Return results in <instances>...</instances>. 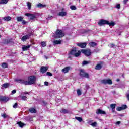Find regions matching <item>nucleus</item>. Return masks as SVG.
I'll use <instances>...</instances> for the list:
<instances>
[{"label": "nucleus", "instance_id": "1", "mask_svg": "<svg viewBox=\"0 0 129 129\" xmlns=\"http://www.w3.org/2000/svg\"><path fill=\"white\" fill-rule=\"evenodd\" d=\"M36 80H37L36 77L35 76H32L28 77V80L23 79L16 80V81L18 83L23 84L24 85H32L36 83Z\"/></svg>", "mask_w": 129, "mask_h": 129}, {"label": "nucleus", "instance_id": "2", "mask_svg": "<svg viewBox=\"0 0 129 129\" xmlns=\"http://www.w3.org/2000/svg\"><path fill=\"white\" fill-rule=\"evenodd\" d=\"M26 30L28 34L23 36L21 38V40L22 42H26L27 40H29L30 39L31 36H33V30H32L31 28H28Z\"/></svg>", "mask_w": 129, "mask_h": 129}, {"label": "nucleus", "instance_id": "3", "mask_svg": "<svg viewBox=\"0 0 129 129\" xmlns=\"http://www.w3.org/2000/svg\"><path fill=\"white\" fill-rule=\"evenodd\" d=\"M98 25L99 26H103V25H109V26H112V27H113L114 25H115V23L114 22L111 21L109 22L108 21L104 20H101L98 23Z\"/></svg>", "mask_w": 129, "mask_h": 129}, {"label": "nucleus", "instance_id": "4", "mask_svg": "<svg viewBox=\"0 0 129 129\" xmlns=\"http://www.w3.org/2000/svg\"><path fill=\"white\" fill-rule=\"evenodd\" d=\"M65 36V33L63 32L62 30H56L55 34L54 35V38L56 39H59V38H62Z\"/></svg>", "mask_w": 129, "mask_h": 129}, {"label": "nucleus", "instance_id": "5", "mask_svg": "<svg viewBox=\"0 0 129 129\" xmlns=\"http://www.w3.org/2000/svg\"><path fill=\"white\" fill-rule=\"evenodd\" d=\"M81 54V51L79 50L78 52L76 53V48H74L69 53V55H72L73 56H75V57H79Z\"/></svg>", "mask_w": 129, "mask_h": 129}, {"label": "nucleus", "instance_id": "6", "mask_svg": "<svg viewBox=\"0 0 129 129\" xmlns=\"http://www.w3.org/2000/svg\"><path fill=\"white\" fill-rule=\"evenodd\" d=\"M81 52L83 53V54H84V55H86V56H89L90 55H91V51H90V49H82L81 50Z\"/></svg>", "mask_w": 129, "mask_h": 129}, {"label": "nucleus", "instance_id": "7", "mask_svg": "<svg viewBox=\"0 0 129 129\" xmlns=\"http://www.w3.org/2000/svg\"><path fill=\"white\" fill-rule=\"evenodd\" d=\"M80 76L82 77H85V78H88L89 77V75L88 73L84 72V70H80Z\"/></svg>", "mask_w": 129, "mask_h": 129}, {"label": "nucleus", "instance_id": "8", "mask_svg": "<svg viewBox=\"0 0 129 129\" xmlns=\"http://www.w3.org/2000/svg\"><path fill=\"white\" fill-rule=\"evenodd\" d=\"M101 82L103 83V84H109V85L112 84V81L110 79L103 80L101 81Z\"/></svg>", "mask_w": 129, "mask_h": 129}, {"label": "nucleus", "instance_id": "9", "mask_svg": "<svg viewBox=\"0 0 129 129\" xmlns=\"http://www.w3.org/2000/svg\"><path fill=\"white\" fill-rule=\"evenodd\" d=\"M9 100H10V98H9V97L0 96V101L7 102V101H9Z\"/></svg>", "mask_w": 129, "mask_h": 129}, {"label": "nucleus", "instance_id": "10", "mask_svg": "<svg viewBox=\"0 0 129 129\" xmlns=\"http://www.w3.org/2000/svg\"><path fill=\"white\" fill-rule=\"evenodd\" d=\"M71 69V67H66L61 70V72H62L63 73H68V72H69V70H70Z\"/></svg>", "mask_w": 129, "mask_h": 129}, {"label": "nucleus", "instance_id": "11", "mask_svg": "<svg viewBox=\"0 0 129 129\" xmlns=\"http://www.w3.org/2000/svg\"><path fill=\"white\" fill-rule=\"evenodd\" d=\"M25 16H26V17H30V20H34V19H36V15H35V14L26 13Z\"/></svg>", "mask_w": 129, "mask_h": 129}, {"label": "nucleus", "instance_id": "12", "mask_svg": "<svg viewBox=\"0 0 129 129\" xmlns=\"http://www.w3.org/2000/svg\"><path fill=\"white\" fill-rule=\"evenodd\" d=\"M96 113H97V114H106V113L105 112V111L100 109H97L96 110Z\"/></svg>", "mask_w": 129, "mask_h": 129}, {"label": "nucleus", "instance_id": "13", "mask_svg": "<svg viewBox=\"0 0 129 129\" xmlns=\"http://www.w3.org/2000/svg\"><path fill=\"white\" fill-rule=\"evenodd\" d=\"M48 70V68L47 67H41L40 69V72L41 73H46Z\"/></svg>", "mask_w": 129, "mask_h": 129}, {"label": "nucleus", "instance_id": "14", "mask_svg": "<svg viewBox=\"0 0 129 129\" xmlns=\"http://www.w3.org/2000/svg\"><path fill=\"white\" fill-rule=\"evenodd\" d=\"M77 46H78L79 47H80V48H85V47H86V43L84 42V43H78Z\"/></svg>", "mask_w": 129, "mask_h": 129}, {"label": "nucleus", "instance_id": "15", "mask_svg": "<svg viewBox=\"0 0 129 129\" xmlns=\"http://www.w3.org/2000/svg\"><path fill=\"white\" fill-rule=\"evenodd\" d=\"M66 15H67V12L64 11L60 12L58 14V16H59V17H65Z\"/></svg>", "mask_w": 129, "mask_h": 129}, {"label": "nucleus", "instance_id": "16", "mask_svg": "<svg viewBox=\"0 0 129 129\" xmlns=\"http://www.w3.org/2000/svg\"><path fill=\"white\" fill-rule=\"evenodd\" d=\"M31 47V45H27V46H26V45H23L22 46V50L23 51H27L28 50V49H29Z\"/></svg>", "mask_w": 129, "mask_h": 129}, {"label": "nucleus", "instance_id": "17", "mask_svg": "<svg viewBox=\"0 0 129 129\" xmlns=\"http://www.w3.org/2000/svg\"><path fill=\"white\" fill-rule=\"evenodd\" d=\"M3 20L6 22H8V21H11V20H12V17L10 16L5 17L3 18Z\"/></svg>", "mask_w": 129, "mask_h": 129}, {"label": "nucleus", "instance_id": "18", "mask_svg": "<svg viewBox=\"0 0 129 129\" xmlns=\"http://www.w3.org/2000/svg\"><path fill=\"white\" fill-rule=\"evenodd\" d=\"M61 113H64V114H66V113H69V110L65 109H62L60 110Z\"/></svg>", "mask_w": 129, "mask_h": 129}, {"label": "nucleus", "instance_id": "19", "mask_svg": "<svg viewBox=\"0 0 129 129\" xmlns=\"http://www.w3.org/2000/svg\"><path fill=\"white\" fill-rule=\"evenodd\" d=\"M1 116L3 118H10V116L6 113L1 114Z\"/></svg>", "mask_w": 129, "mask_h": 129}, {"label": "nucleus", "instance_id": "20", "mask_svg": "<svg viewBox=\"0 0 129 129\" xmlns=\"http://www.w3.org/2000/svg\"><path fill=\"white\" fill-rule=\"evenodd\" d=\"M29 111L31 113H36L37 112V110L34 108H30L29 109Z\"/></svg>", "mask_w": 129, "mask_h": 129}, {"label": "nucleus", "instance_id": "21", "mask_svg": "<svg viewBox=\"0 0 129 129\" xmlns=\"http://www.w3.org/2000/svg\"><path fill=\"white\" fill-rule=\"evenodd\" d=\"M61 42L62 41L61 40H54L53 41V44L54 45H60V44H61Z\"/></svg>", "mask_w": 129, "mask_h": 129}, {"label": "nucleus", "instance_id": "22", "mask_svg": "<svg viewBox=\"0 0 129 129\" xmlns=\"http://www.w3.org/2000/svg\"><path fill=\"white\" fill-rule=\"evenodd\" d=\"M102 68V67L101 66V64H98L95 67V69H96V70H100V69H101Z\"/></svg>", "mask_w": 129, "mask_h": 129}, {"label": "nucleus", "instance_id": "23", "mask_svg": "<svg viewBox=\"0 0 129 129\" xmlns=\"http://www.w3.org/2000/svg\"><path fill=\"white\" fill-rule=\"evenodd\" d=\"M36 7H38V8H45L46 5L39 3L36 5Z\"/></svg>", "mask_w": 129, "mask_h": 129}, {"label": "nucleus", "instance_id": "24", "mask_svg": "<svg viewBox=\"0 0 129 129\" xmlns=\"http://www.w3.org/2000/svg\"><path fill=\"white\" fill-rule=\"evenodd\" d=\"M17 124H18V125L20 127H23L24 126V125H25V124H24L23 123H22L21 121L20 122H18Z\"/></svg>", "mask_w": 129, "mask_h": 129}, {"label": "nucleus", "instance_id": "25", "mask_svg": "<svg viewBox=\"0 0 129 129\" xmlns=\"http://www.w3.org/2000/svg\"><path fill=\"white\" fill-rule=\"evenodd\" d=\"M89 45L90 47H95V46H96V43L94 42H91L89 43Z\"/></svg>", "mask_w": 129, "mask_h": 129}, {"label": "nucleus", "instance_id": "26", "mask_svg": "<svg viewBox=\"0 0 129 129\" xmlns=\"http://www.w3.org/2000/svg\"><path fill=\"white\" fill-rule=\"evenodd\" d=\"M2 67L3 68H8V63L6 62H4L2 64Z\"/></svg>", "mask_w": 129, "mask_h": 129}, {"label": "nucleus", "instance_id": "27", "mask_svg": "<svg viewBox=\"0 0 129 129\" xmlns=\"http://www.w3.org/2000/svg\"><path fill=\"white\" fill-rule=\"evenodd\" d=\"M10 42H11V41L9 39H5L4 41V44H5V45H7L8 44H9Z\"/></svg>", "mask_w": 129, "mask_h": 129}, {"label": "nucleus", "instance_id": "28", "mask_svg": "<svg viewBox=\"0 0 129 129\" xmlns=\"http://www.w3.org/2000/svg\"><path fill=\"white\" fill-rule=\"evenodd\" d=\"M111 109H112V110L115 109V106H116V104H112L110 105Z\"/></svg>", "mask_w": 129, "mask_h": 129}, {"label": "nucleus", "instance_id": "29", "mask_svg": "<svg viewBox=\"0 0 129 129\" xmlns=\"http://www.w3.org/2000/svg\"><path fill=\"white\" fill-rule=\"evenodd\" d=\"M75 119L78 120V121H79V122H81V121H82V118L80 117H76Z\"/></svg>", "mask_w": 129, "mask_h": 129}, {"label": "nucleus", "instance_id": "30", "mask_svg": "<svg viewBox=\"0 0 129 129\" xmlns=\"http://www.w3.org/2000/svg\"><path fill=\"white\" fill-rule=\"evenodd\" d=\"M27 7L29 10H31V9H32V5L31 4V3L27 2Z\"/></svg>", "mask_w": 129, "mask_h": 129}, {"label": "nucleus", "instance_id": "31", "mask_svg": "<svg viewBox=\"0 0 129 129\" xmlns=\"http://www.w3.org/2000/svg\"><path fill=\"white\" fill-rule=\"evenodd\" d=\"M8 1H9V0H2V1L0 2V4H7Z\"/></svg>", "mask_w": 129, "mask_h": 129}, {"label": "nucleus", "instance_id": "32", "mask_svg": "<svg viewBox=\"0 0 129 129\" xmlns=\"http://www.w3.org/2000/svg\"><path fill=\"white\" fill-rule=\"evenodd\" d=\"M9 85H10L8 83H6L4 84L2 86L3 87H4V88H8Z\"/></svg>", "mask_w": 129, "mask_h": 129}, {"label": "nucleus", "instance_id": "33", "mask_svg": "<svg viewBox=\"0 0 129 129\" xmlns=\"http://www.w3.org/2000/svg\"><path fill=\"white\" fill-rule=\"evenodd\" d=\"M17 20L18 22H22V21H23V17H18L17 18Z\"/></svg>", "mask_w": 129, "mask_h": 129}, {"label": "nucleus", "instance_id": "34", "mask_svg": "<svg viewBox=\"0 0 129 129\" xmlns=\"http://www.w3.org/2000/svg\"><path fill=\"white\" fill-rule=\"evenodd\" d=\"M21 99H22V100H27V99H28V98L27 97H26L25 96H22L21 97Z\"/></svg>", "mask_w": 129, "mask_h": 129}, {"label": "nucleus", "instance_id": "35", "mask_svg": "<svg viewBox=\"0 0 129 129\" xmlns=\"http://www.w3.org/2000/svg\"><path fill=\"white\" fill-rule=\"evenodd\" d=\"M41 46L42 47H46V46H47V43H46V42L43 41L41 42Z\"/></svg>", "mask_w": 129, "mask_h": 129}, {"label": "nucleus", "instance_id": "36", "mask_svg": "<svg viewBox=\"0 0 129 129\" xmlns=\"http://www.w3.org/2000/svg\"><path fill=\"white\" fill-rule=\"evenodd\" d=\"M109 47H110V48H113L114 49L115 48V44H110L109 45Z\"/></svg>", "mask_w": 129, "mask_h": 129}, {"label": "nucleus", "instance_id": "37", "mask_svg": "<svg viewBox=\"0 0 129 129\" xmlns=\"http://www.w3.org/2000/svg\"><path fill=\"white\" fill-rule=\"evenodd\" d=\"M77 93L78 94V95L79 96L80 95H81L82 93H81V91H80V89H78L77 90Z\"/></svg>", "mask_w": 129, "mask_h": 129}, {"label": "nucleus", "instance_id": "38", "mask_svg": "<svg viewBox=\"0 0 129 129\" xmlns=\"http://www.w3.org/2000/svg\"><path fill=\"white\" fill-rule=\"evenodd\" d=\"M89 63H90V61H84L82 64L83 65H87L88 64H89Z\"/></svg>", "mask_w": 129, "mask_h": 129}, {"label": "nucleus", "instance_id": "39", "mask_svg": "<svg viewBox=\"0 0 129 129\" xmlns=\"http://www.w3.org/2000/svg\"><path fill=\"white\" fill-rule=\"evenodd\" d=\"M53 17L52 16L49 15L48 18H46V20H52L53 19Z\"/></svg>", "mask_w": 129, "mask_h": 129}, {"label": "nucleus", "instance_id": "40", "mask_svg": "<svg viewBox=\"0 0 129 129\" xmlns=\"http://www.w3.org/2000/svg\"><path fill=\"white\" fill-rule=\"evenodd\" d=\"M122 108L123 109V110L124 109H126V108H127V106H126V105H122Z\"/></svg>", "mask_w": 129, "mask_h": 129}, {"label": "nucleus", "instance_id": "41", "mask_svg": "<svg viewBox=\"0 0 129 129\" xmlns=\"http://www.w3.org/2000/svg\"><path fill=\"white\" fill-rule=\"evenodd\" d=\"M91 125L93 127L96 126V125H97V123L96 122H94V123L91 124Z\"/></svg>", "mask_w": 129, "mask_h": 129}, {"label": "nucleus", "instance_id": "42", "mask_svg": "<svg viewBox=\"0 0 129 129\" xmlns=\"http://www.w3.org/2000/svg\"><path fill=\"white\" fill-rule=\"evenodd\" d=\"M70 9L73 10H76V7L75 6H72L70 7Z\"/></svg>", "mask_w": 129, "mask_h": 129}, {"label": "nucleus", "instance_id": "43", "mask_svg": "<svg viewBox=\"0 0 129 129\" xmlns=\"http://www.w3.org/2000/svg\"><path fill=\"white\" fill-rule=\"evenodd\" d=\"M117 110L118 111H121V110H123V109H122V107H120L117 108Z\"/></svg>", "mask_w": 129, "mask_h": 129}, {"label": "nucleus", "instance_id": "44", "mask_svg": "<svg viewBox=\"0 0 129 129\" xmlns=\"http://www.w3.org/2000/svg\"><path fill=\"white\" fill-rule=\"evenodd\" d=\"M46 74L48 76H53V74L49 72H47Z\"/></svg>", "mask_w": 129, "mask_h": 129}, {"label": "nucleus", "instance_id": "45", "mask_svg": "<svg viewBox=\"0 0 129 129\" xmlns=\"http://www.w3.org/2000/svg\"><path fill=\"white\" fill-rule=\"evenodd\" d=\"M116 8L118 9V10H119L120 9V4H118L116 6Z\"/></svg>", "mask_w": 129, "mask_h": 129}, {"label": "nucleus", "instance_id": "46", "mask_svg": "<svg viewBox=\"0 0 129 129\" xmlns=\"http://www.w3.org/2000/svg\"><path fill=\"white\" fill-rule=\"evenodd\" d=\"M18 106V103H15L14 105L13 106V108H17Z\"/></svg>", "mask_w": 129, "mask_h": 129}, {"label": "nucleus", "instance_id": "47", "mask_svg": "<svg viewBox=\"0 0 129 129\" xmlns=\"http://www.w3.org/2000/svg\"><path fill=\"white\" fill-rule=\"evenodd\" d=\"M44 85H45L46 86H48V85H49V83H48V82H45Z\"/></svg>", "mask_w": 129, "mask_h": 129}, {"label": "nucleus", "instance_id": "48", "mask_svg": "<svg viewBox=\"0 0 129 129\" xmlns=\"http://www.w3.org/2000/svg\"><path fill=\"white\" fill-rule=\"evenodd\" d=\"M16 92H17V90H13L12 91V94H15V93H16Z\"/></svg>", "mask_w": 129, "mask_h": 129}, {"label": "nucleus", "instance_id": "49", "mask_svg": "<svg viewBox=\"0 0 129 129\" xmlns=\"http://www.w3.org/2000/svg\"><path fill=\"white\" fill-rule=\"evenodd\" d=\"M116 124H117V125H119V124H120V121H117L116 122Z\"/></svg>", "mask_w": 129, "mask_h": 129}, {"label": "nucleus", "instance_id": "50", "mask_svg": "<svg viewBox=\"0 0 129 129\" xmlns=\"http://www.w3.org/2000/svg\"><path fill=\"white\" fill-rule=\"evenodd\" d=\"M22 24L25 25L26 24V21L25 20H22Z\"/></svg>", "mask_w": 129, "mask_h": 129}, {"label": "nucleus", "instance_id": "51", "mask_svg": "<svg viewBox=\"0 0 129 129\" xmlns=\"http://www.w3.org/2000/svg\"><path fill=\"white\" fill-rule=\"evenodd\" d=\"M128 0H124V4H126V3H127V1H128Z\"/></svg>", "mask_w": 129, "mask_h": 129}, {"label": "nucleus", "instance_id": "52", "mask_svg": "<svg viewBox=\"0 0 129 129\" xmlns=\"http://www.w3.org/2000/svg\"><path fill=\"white\" fill-rule=\"evenodd\" d=\"M24 94H30L29 92H25L24 93Z\"/></svg>", "mask_w": 129, "mask_h": 129}, {"label": "nucleus", "instance_id": "53", "mask_svg": "<svg viewBox=\"0 0 129 129\" xmlns=\"http://www.w3.org/2000/svg\"><path fill=\"white\" fill-rule=\"evenodd\" d=\"M116 81H117V82L119 81V79H117L116 80Z\"/></svg>", "mask_w": 129, "mask_h": 129}, {"label": "nucleus", "instance_id": "54", "mask_svg": "<svg viewBox=\"0 0 129 129\" xmlns=\"http://www.w3.org/2000/svg\"><path fill=\"white\" fill-rule=\"evenodd\" d=\"M45 58H46V59H48V58H47V56H45Z\"/></svg>", "mask_w": 129, "mask_h": 129}, {"label": "nucleus", "instance_id": "55", "mask_svg": "<svg viewBox=\"0 0 129 129\" xmlns=\"http://www.w3.org/2000/svg\"><path fill=\"white\" fill-rule=\"evenodd\" d=\"M0 38H2V35H0Z\"/></svg>", "mask_w": 129, "mask_h": 129}, {"label": "nucleus", "instance_id": "56", "mask_svg": "<svg viewBox=\"0 0 129 129\" xmlns=\"http://www.w3.org/2000/svg\"><path fill=\"white\" fill-rule=\"evenodd\" d=\"M63 10H64V9H62V11H63Z\"/></svg>", "mask_w": 129, "mask_h": 129}, {"label": "nucleus", "instance_id": "57", "mask_svg": "<svg viewBox=\"0 0 129 129\" xmlns=\"http://www.w3.org/2000/svg\"><path fill=\"white\" fill-rule=\"evenodd\" d=\"M69 58H70V56H69Z\"/></svg>", "mask_w": 129, "mask_h": 129}]
</instances>
